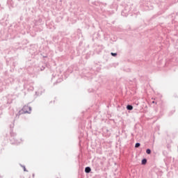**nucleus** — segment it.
Returning <instances> with one entry per match:
<instances>
[{"label":"nucleus","mask_w":178,"mask_h":178,"mask_svg":"<svg viewBox=\"0 0 178 178\" xmlns=\"http://www.w3.org/2000/svg\"><path fill=\"white\" fill-rule=\"evenodd\" d=\"M112 56H116L118 55L116 53H111Z\"/></svg>","instance_id":"obj_7"},{"label":"nucleus","mask_w":178,"mask_h":178,"mask_svg":"<svg viewBox=\"0 0 178 178\" xmlns=\"http://www.w3.org/2000/svg\"><path fill=\"white\" fill-rule=\"evenodd\" d=\"M138 147H140V143H136V144L135 145V147H136V148H138Z\"/></svg>","instance_id":"obj_6"},{"label":"nucleus","mask_w":178,"mask_h":178,"mask_svg":"<svg viewBox=\"0 0 178 178\" xmlns=\"http://www.w3.org/2000/svg\"><path fill=\"white\" fill-rule=\"evenodd\" d=\"M142 163H143V165H145V163H147V159H143L142 161Z\"/></svg>","instance_id":"obj_4"},{"label":"nucleus","mask_w":178,"mask_h":178,"mask_svg":"<svg viewBox=\"0 0 178 178\" xmlns=\"http://www.w3.org/2000/svg\"><path fill=\"white\" fill-rule=\"evenodd\" d=\"M146 153L148 154H151V149H147L146 150Z\"/></svg>","instance_id":"obj_5"},{"label":"nucleus","mask_w":178,"mask_h":178,"mask_svg":"<svg viewBox=\"0 0 178 178\" xmlns=\"http://www.w3.org/2000/svg\"><path fill=\"white\" fill-rule=\"evenodd\" d=\"M127 109H128V111H133V106L131 105H128L127 106Z\"/></svg>","instance_id":"obj_3"},{"label":"nucleus","mask_w":178,"mask_h":178,"mask_svg":"<svg viewBox=\"0 0 178 178\" xmlns=\"http://www.w3.org/2000/svg\"><path fill=\"white\" fill-rule=\"evenodd\" d=\"M85 172L86 173H90V172H91V168L90 167H86L85 168Z\"/></svg>","instance_id":"obj_2"},{"label":"nucleus","mask_w":178,"mask_h":178,"mask_svg":"<svg viewBox=\"0 0 178 178\" xmlns=\"http://www.w3.org/2000/svg\"><path fill=\"white\" fill-rule=\"evenodd\" d=\"M27 109H30V107H29V106H24L23 107L24 112H29V111H27Z\"/></svg>","instance_id":"obj_1"}]
</instances>
